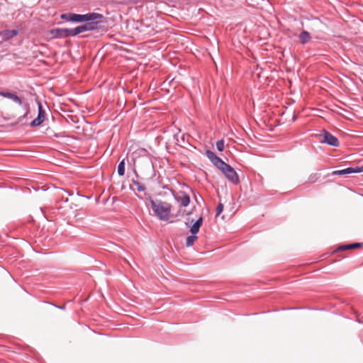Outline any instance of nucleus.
Here are the masks:
<instances>
[{
	"label": "nucleus",
	"instance_id": "nucleus-1",
	"mask_svg": "<svg viewBox=\"0 0 363 363\" xmlns=\"http://www.w3.org/2000/svg\"><path fill=\"white\" fill-rule=\"evenodd\" d=\"M150 206L154 215L160 220L167 221L170 218L172 206L170 203L161 200H153L149 196Z\"/></svg>",
	"mask_w": 363,
	"mask_h": 363
},
{
	"label": "nucleus",
	"instance_id": "nucleus-9",
	"mask_svg": "<svg viewBox=\"0 0 363 363\" xmlns=\"http://www.w3.org/2000/svg\"><path fill=\"white\" fill-rule=\"evenodd\" d=\"M0 96L12 100L13 102L16 103L19 106H23V107L26 109L27 106L23 105L22 99L18 96L16 94L9 92V91H0Z\"/></svg>",
	"mask_w": 363,
	"mask_h": 363
},
{
	"label": "nucleus",
	"instance_id": "nucleus-4",
	"mask_svg": "<svg viewBox=\"0 0 363 363\" xmlns=\"http://www.w3.org/2000/svg\"><path fill=\"white\" fill-rule=\"evenodd\" d=\"M218 169L224 174L225 178L233 184H238L240 179L236 171L228 164L224 162Z\"/></svg>",
	"mask_w": 363,
	"mask_h": 363
},
{
	"label": "nucleus",
	"instance_id": "nucleus-7",
	"mask_svg": "<svg viewBox=\"0 0 363 363\" xmlns=\"http://www.w3.org/2000/svg\"><path fill=\"white\" fill-rule=\"evenodd\" d=\"M322 143H326L333 147H338L340 143L338 139L328 131H325L323 135Z\"/></svg>",
	"mask_w": 363,
	"mask_h": 363
},
{
	"label": "nucleus",
	"instance_id": "nucleus-20",
	"mask_svg": "<svg viewBox=\"0 0 363 363\" xmlns=\"http://www.w3.org/2000/svg\"><path fill=\"white\" fill-rule=\"evenodd\" d=\"M223 210V205L221 203H218V205L217 206V208H216V216L220 215L222 213Z\"/></svg>",
	"mask_w": 363,
	"mask_h": 363
},
{
	"label": "nucleus",
	"instance_id": "nucleus-23",
	"mask_svg": "<svg viewBox=\"0 0 363 363\" xmlns=\"http://www.w3.org/2000/svg\"><path fill=\"white\" fill-rule=\"evenodd\" d=\"M362 245V243H359V242H356V243H353V244H350V249H354V248H357V247H359Z\"/></svg>",
	"mask_w": 363,
	"mask_h": 363
},
{
	"label": "nucleus",
	"instance_id": "nucleus-24",
	"mask_svg": "<svg viewBox=\"0 0 363 363\" xmlns=\"http://www.w3.org/2000/svg\"><path fill=\"white\" fill-rule=\"evenodd\" d=\"M350 245H342L340 246L337 250H340V251H342V250H350Z\"/></svg>",
	"mask_w": 363,
	"mask_h": 363
},
{
	"label": "nucleus",
	"instance_id": "nucleus-26",
	"mask_svg": "<svg viewBox=\"0 0 363 363\" xmlns=\"http://www.w3.org/2000/svg\"><path fill=\"white\" fill-rule=\"evenodd\" d=\"M162 188L163 189H167V186H164Z\"/></svg>",
	"mask_w": 363,
	"mask_h": 363
},
{
	"label": "nucleus",
	"instance_id": "nucleus-10",
	"mask_svg": "<svg viewBox=\"0 0 363 363\" xmlns=\"http://www.w3.org/2000/svg\"><path fill=\"white\" fill-rule=\"evenodd\" d=\"M363 172V166L362 167H348L341 170H336L333 172V175H344L349 174L352 173H360Z\"/></svg>",
	"mask_w": 363,
	"mask_h": 363
},
{
	"label": "nucleus",
	"instance_id": "nucleus-3",
	"mask_svg": "<svg viewBox=\"0 0 363 363\" xmlns=\"http://www.w3.org/2000/svg\"><path fill=\"white\" fill-rule=\"evenodd\" d=\"M104 18V17L102 14L94 12V13H88L86 14L72 13L69 20V21H72V22L83 23V22H86L88 21L103 19Z\"/></svg>",
	"mask_w": 363,
	"mask_h": 363
},
{
	"label": "nucleus",
	"instance_id": "nucleus-13",
	"mask_svg": "<svg viewBox=\"0 0 363 363\" xmlns=\"http://www.w3.org/2000/svg\"><path fill=\"white\" fill-rule=\"evenodd\" d=\"M298 39L302 45H305L311 40V36L309 32L306 30H303L298 35Z\"/></svg>",
	"mask_w": 363,
	"mask_h": 363
},
{
	"label": "nucleus",
	"instance_id": "nucleus-22",
	"mask_svg": "<svg viewBox=\"0 0 363 363\" xmlns=\"http://www.w3.org/2000/svg\"><path fill=\"white\" fill-rule=\"evenodd\" d=\"M143 160H144L145 163L147 165L148 167L152 166V162L149 157H147L143 158Z\"/></svg>",
	"mask_w": 363,
	"mask_h": 363
},
{
	"label": "nucleus",
	"instance_id": "nucleus-19",
	"mask_svg": "<svg viewBox=\"0 0 363 363\" xmlns=\"http://www.w3.org/2000/svg\"><path fill=\"white\" fill-rule=\"evenodd\" d=\"M318 176L316 174H314L310 175V177H308V181L311 183H314L318 180Z\"/></svg>",
	"mask_w": 363,
	"mask_h": 363
},
{
	"label": "nucleus",
	"instance_id": "nucleus-21",
	"mask_svg": "<svg viewBox=\"0 0 363 363\" xmlns=\"http://www.w3.org/2000/svg\"><path fill=\"white\" fill-rule=\"evenodd\" d=\"M72 13H63L61 15V18L67 21H69V18H70Z\"/></svg>",
	"mask_w": 363,
	"mask_h": 363
},
{
	"label": "nucleus",
	"instance_id": "nucleus-14",
	"mask_svg": "<svg viewBox=\"0 0 363 363\" xmlns=\"http://www.w3.org/2000/svg\"><path fill=\"white\" fill-rule=\"evenodd\" d=\"M203 223V218L200 217L191 227V234L196 235L199 231Z\"/></svg>",
	"mask_w": 363,
	"mask_h": 363
},
{
	"label": "nucleus",
	"instance_id": "nucleus-25",
	"mask_svg": "<svg viewBox=\"0 0 363 363\" xmlns=\"http://www.w3.org/2000/svg\"><path fill=\"white\" fill-rule=\"evenodd\" d=\"M59 308L60 309H63L64 308V306H60Z\"/></svg>",
	"mask_w": 363,
	"mask_h": 363
},
{
	"label": "nucleus",
	"instance_id": "nucleus-15",
	"mask_svg": "<svg viewBox=\"0 0 363 363\" xmlns=\"http://www.w3.org/2000/svg\"><path fill=\"white\" fill-rule=\"evenodd\" d=\"M117 172L119 176L123 177L125 174V160L121 161L118 165Z\"/></svg>",
	"mask_w": 363,
	"mask_h": 363
},
{
	"label": "nucleus",
	"instance_id": "nucleus-16",
	"mask_svg": "<svg viewBox=\"0 0 363 363\" xmlns=\"http://www.w3.org/2000/svg\"><path fill=\"white\" fill-rule=\"evenodd\" d=\"M197 238V236L196 235H191L186 238V245L187 247H190L193 245L195 240Z\"/></svg>",
	"mask_w": 363,
	"mask_h": 363
},
{
	"label": "nucleus",
	"instance_id": "nucleus-27",
	"mask_svg": "<svg viewBox=\"0 0 363 363\" xmlns=\"http://www.w3.org/2000/svg\"><path fill=\"white\" fill-rule=\"evenodd\" d=\"M26 115H27V113H26V114H24L23 118H25L26 116Z\"/></svg>",
	"mask_w": 363,
	"mask_h": 363
},
{
	"label": "nucleus",
	"instance_id": "nucleus-17",
	"mask_svg": "<svg viewBox=\"0 0 363 363\" xmlns=\"http://www.w3.org/2000/svg\"><path fill=\"white\" fill-rule=\"evenodd\" d=\"M133 184L134 186H136L137 190L138 191H144L145 190V186L143 184H141L140 182L134 180L133 182Z\"/></svg>",
	"mask_w": 363,
	"mask_h": 363
},
{
	"label": "nucleus",
	"instance_id": "nucleus-6",
	"mask_svg": "<svg viewBox=\"0 0 363 363\" xmlns=\"http://www.w3.org/2000/svg\"><path fill=\"white\" fill-rule=\"evenodd\" d=\"M38 116L36 118H35L31 123L30 125L32 127H37L40 125L45 120V111L43 108V106L41 104L38 103Z\"/></svg>",
	"mask_w": 363,
	"mask_h": 363
},
{
	"label": "nucleus",
	"instance_id": "nucleus-12",
	"mask_svg": "<svg viewBox=\"0 0 363 363\" xmlns=\"http://www.w3.org/2000/svg\"><path fill=\"white\" fill-rule=\"evenodd\" d=\"M18 33V29L4 30L0 31V37L3 40H8L17 35Z\"/></svg>",
	"mask_w": 363,
	"mask_h": 363
},
{
	"label": "nucleus",
	"instance_id": "nucleus-11",
	"mask_svg": "<svg viewBox=\"0 0 363 363\" xmlns=\"http://www.w3.org/2000/svg\"><path fill=\"white\" fill-rule=\"evenodd\" d=\"M174 199L182 207H186L190 203V197L184 192H180L179 195L174 196Z\"/></svg>",
	"mask_w": 363,
	"mask_h": 363
},
{
	"label": "nucleus",
	"instance_id": "nucleus-5",
	"mask_svg": "<svg viewBox=\"0 0 363 363\" xmlns=\"http://www.w3.org/2000/svg\"><path fill=\"white\" fill-rule=\"evenodd\" d=\"M101 20V19L88 21L85 24L78 26L79 33L101 28V23H103V21Z\"/></svg>",
	"mask_w": 363,
	"mask_h": 363
},
{
	"label": "nucleus",
	"instance_id": "nucleus-2",
	"mask_svg": "<svg viewBox=\"0 0 363 363\" xmlns=\"http://www.w3.org/2000/svg\"><path fill=\"white\" fill-rule=\"evenodd\" d=\"M50 34L54 38H65L74 37L79 34L78 26L74 28H54L50 30Z\"/></svg>",
	"mask_w": 363,
	"mask_h": 363
},
{
	"label": "nucleus",
	"instance_id": "nucleus-18",
	"mask_svg": "<svg viewBox=\"0 0 363 363\" xmlns=\"http://www.w3.org/2000/svg\"><path fill=\"white\" fill-rule=\"evenodd\" d=\"M216 147H217V150L220 152H222L223 151L224 148H225V143H224V140H219L217 141L216 143Z\"/></svg>",
	"mask_w": 363,
	"mask_h": 363
},
{
	"label": "nucleus",
	"instance_id": "nucleus-8",
	"mask_svg": "<svg viewBox=\"0 0 363 363\" xmlns=\"http://www.w3.org/2000/svg\"><path fill=\"white\" fill-rule=\"evenodd\" d=\"M206 155L218 169L225 162L221 158L217 156L214 152L210 150L206 151Z\"/></svg>",
	"mask_w": 363,
	"mask_h": 363
}]
</instances>
